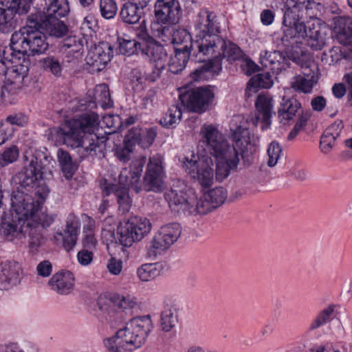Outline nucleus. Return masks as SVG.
Segmentation results:
<instances>
[{"label":"nucleus","instance_id":"obj_34","mask_svg":"<svg viewBox=\"0 0 352 352\" xmlns=\"http://www.w3.org/2000/svg\"><path fill=\"white\" fill-rule=\"evenodd\" d=\"M119 15L123 23L134 25L139 23L140 20L145 15V12L141 10L138 6L128 1L122 5Z\"/></svg>","mask_w":352,"mask_h":352},{"label":"nucleus","instance_id":"obj_35","mask_svg":"<svg viewBox=\"0 0 352 352\" xmlns=\"http://www.w3.org/2000/svg\"><path fill=\"white\" fill-rule=\"evenodd\" d=\"M69 12L67 0H50L47 6L45 12L41 13L43 17L47 19L60 18L66 16Z\"/></svg>","mask_w":352,"mask_h":352},{"label":"nucleus","instance_id":"obj_47","mask_svg":"<svg viewBox=\"0 0 352 352\" xmlns=\"http://www.w3.org/2000/svg\"><path fill=\"white\" fill-rule=\"evenodd\" d=\"M95 98L103 109L113 106L109 87L105 84L98 85L95 90Z\"/></svg>","mask_w":352,"mask_h":352},{"label":"nucleus","instance_id":"obj_61","mask_svg":"<svg viewBox=\"0 0 352 352\" xmlns=\"http://www.w3.org/2000/svg\"><path fill=\"white\" fill-rule=\"evenodd\" d=\"M14 131V127L2 122L0 124V145L9 140L13 135Z\"/></svg>","mask_w":352,"mask_h":352},{"label":"nucleus","instance_id":"obj_16","mask_svg":"<svg viewBox=\"0 0 352 352\" xmlns=\"http://www.w3.org/2000/svg\"><path fill=\"white\" fill-rule=\"evenodd\" d=\"M210 159L204 160H186L184 163L188 174L204 188L210 186L214 180V170Z\"/></svg>","mask_w":352,"mask_h":352},{"label":"nucleus","instance_id":"obj_51","mask_svg":"<svg viewBox=\"0 0 352 352\" xmlns=\"http://www.w3.org/2000/svg\"><path fill=\"white\" fill-rule=\"evenodd\" d=\"M99 7L102 16L107 19L114 18L118 12V6L114 0H100Z\"/></svg>","mask_w":352,"mask_h":352},{"label":"nucleus","instance_id":"obj_55","mask_svg":"<svg viewBox=\"0 0 352 352\" xmlns=\"http://www.w3.org/2000/svg\"><path fill=\"white\" fill-rule=\"evenodd\" d=\"M282 149L280 144L278 142H272L268 146L267 155L269 160L267 165L270 167L274 166L281 154Z\"/></svg>","mask_w":352,"mask_h":352},{"label":"nucleus","instance_id":"obj_33","mask_svg":"<svg viewBox=\"0 0 352 352\" xmlns=\"http://www.w3.org/2000/svg\"><path fill=\"white\" fill-rule=\"evenodd\" d=\"M175 47L185 48L186 52H192V58L198 63H202L203 60H199L193 49L194 41H192L190 34L185 29L175 30L170 41Z\"/></svg>","mask_w":352,"mask_h":352},{"label":"nucleus","instance_id":"obj_19","mask_svg":"<svg viewBox=\"0 0 352 352\" xmlns=\"http://www.w3.org/2000/svg\"><path fill=\"white\" fill-rule=\"evenodd\" d=\"M146 336L147 331H116L115 336L104 340V344L109 349L125 344L138 348L144 342Z\"/></svg>","mask_w":352,"mask_h":352},{"label":"nucleus","instance_id":"obj_64","mask_svg":"<svg viewBox=\"0 0 352 352\" xmlns=\"http://www.w3.org/2000/svg\"><path fill=\"white\" fill-rule=\"evenodd\" d=\"M241 67L243 72L248 76L252 75L258 69V66L256 65L254 62L248 58H243L242 60Z\"/></svg>","mask_w":352,"mask_h":352},{"label":"nucleus","instance_id":"obj_9","mask_svg":"<svg viewBox=\"0 0 352 352\" xmlns=\"http://www.w3.org/2000/svg\"><path fill=\"white\" fill-rule=\"evenodd\" d=\"M213 52L206 53L203 55L202 63H206L201 67L197 68L194 75L200 78L206 72H211L212 73H218L221 69V59L226 58L229 60H239L243 57V53L242 50L236 44L223 38V45L219 50L213 49Z\"/></svg>","mask_w":352,"mask_h":352},{"label":"nucleus","instance_id":"obj_28","mask_svg":"<svg viewBox=\"0 0 352 352\" xmlns=\"http://www.w3.org/2000/svg\"><path fill=\"white\" fill-rule=\"evenodd\" d=\"M51 288L60 294H67L72 292L74 285V277L69 271L55 274L50 280Z\"/></svg>","mask_w":352,"mask_h":352},{"label":"nucleus","instance_id":"obj_12","mask_svg":"<svg viewBox=\"0 0 352 352\" xmlns=\"http://www.w3.org/2000/svg\"><path fill=\"white\" fill-rule=\"evenodd\" d=\"M214 93L210 87H198L179 95L182 106L190 111L201 113L205 111L212 103Z\"/></svg>","mask_w":352,"mask_h":352},{"label":"nucleus","instance_id":"obj_42","mask_svg":"<svg viewBox=\"0 0 352 352\" xmlns=\"http://www.w3.org/2000/svg\"><path fill=\"white\" fill-rule=\"evenodd\" d=\"M29 230V248L32 253H36L45 243V238L39 227H28Z\"/></svg>","mask_w":352,"mask_h":352},{"label":"nucleus","instance_id":"obj_53","mask_svg":"<svg viewBox=\"0 0 352 352\" xmlns=\"http://www.w3.org/2000/svg\"><path fill=\"white\" fill-rule=\"evenodd\" d=\"M19 154V152L16 146L13 145L7 148L1 155L0 166L4 167L13 163L18 159Z\"/></svg>","mask_w":352,"mask_h":352},{"label":"nucleus","instance_id":"obj_56","mask_svg":"<svg viewBox=\"0 0 352 352\" xmlns=\"http://www.w3.org/2000/svg\"><path fill=\"white\" fill-rule=\"evenodd\" d=\"M137 38L140 40V50L144 47V46L148 45L150 42L154 41L155 39L149 35L148 33L147 29L145 26V21L140 24V27L137 29L135 32Z\"/></svg>","mask_w":352,"mask_h":352},{"label":"nucleus","instance_id":"obj_22","mask_svg":"<svg viewBox=\"0 0 352 352\" xmlns=\"http://www.w3.org/2000/svg\"><path fill=\"white\" fill-rule=\"evenodd\" d=\"M100 187L104 195L108 196L113 193L117 199V202L119 205V210L122 211L123 213L128 212L131 206V201L129 195V188L108 183L104 179L100 184Z\"/></svg>","mask_w":352,"mask_h":352},{"label":"nucleus","instance_id":"obj_7","mask_svg":"<svg viewBox=\"0 0 352 352\" xmlns=\"http://www.w3.org/2000/svg\"><path fill=\"white\" fill-rule=\"evenodd\" d=\"M23 192H14L11 195L12 209L9 214L2 217L1 223V233L12 241L14 237L26 232L27 228V212L24 204L25 201L23 197Z\"/></svg>","mask_w":352,"mask_h":352},{"label":"nucleus","instance_id":"obj_40","mask_svg":"<svg viewBox=\"0 0 352 352\" xmlns=\"http://www.w3.org/2000/svg\"><path fill=\"white\" fill-rule=\"evenodd\" d=\"M38 63L45 71L57 77L61 76L63 65L58 58L54 56H47L40 59Z\"/></svg>","mask_w":352,"mask_h":352},{"label":"nucleus","instance_id":"obj_15","mask_svg":"<svg viewBox=\"0 0 352 352\" xmlns=\"http://www.w3.org/2000/svg\"><path fill=\"white\" fill-rule=\"evenodd\" d=\"M16 6L0 5V32L9 33L18 25L19 16L27 14L32 6V0H16Z\"/></svg>","mask_w":352,"mask_h":352},{"label":"nucleus","instance_id":"obj_29","mask_svg":"<svg viewBox=\"0 0 352 352\" xmlns=\"http://www.w3.org/2000/svg\"><path fill=\"white\" fill-rule=\"evenodd\" d=\"M301 104L294 98L283 97L278 110L279 122L287 124L300 111Z\"/></svg>","mask_w":352,"mask_h":352},{"label":"nucleus","instance_id":"obj_45","mask_svg":"<svg viewBox=\"0 0 352 352\" xmlns=\"http://www.w3.org/2000/svg\"><path fill=\"white\" fill-rule=\"evenodd\" d=\"M182 112L179 104L172 105L163 118L160 124L164 126H170L181 120Z\"/></svg>","mask_w":352,"mask_h":352},{"label":"nucleus","instance_id":"obj_23","mask_svg":"<svg viewBox=\"0 0 352 352\" xmlns=\"http://www.w3.org/2000/svg\"><path fill=\"white\" fill-rule=\"evenodd\" d=\"M80 232L79 219L74 214H69L66 220V228L63 232H58L63 241V247L69 252L73 249L76 243L77 236Z\"/></svg>","mask_w":352,"mask_h":352},{"label":"nucleus","instance_id":"obj_5","mask_svg":"<svg viewBox=\"0 0 352 352\" xmlns=\"http://www.w3.org/2000/svg\"><path fill=\"white\" fill-rule=\"evenodd\" d=\"M38 19L30 15L26 25L12 34L10 47L13 52L34 56L47 51L49 44L44 32L37 25Z\"/></svg>","mask_w":352,"mask_h":352},{"label":"nucleus","instance_id":"obj_57","mask_svg":"<svg viewBox=\"0 0 352 352\" xmlns=\"http://www.w3.org/2000/svg\"><path fill=\"white\" fill-rule=\"evenodd\" d=\"M132 153L133 147L129 143H124L123 146H118L116 150L117 158L123 164L126 163L131 160Z\"/></svg>","mask_w":352,"mask_h":352},{"label":"nucleus","instance_id":"obj_27","mask_svg":"<svg viewBox=\"0 0 352 352\" xmlns=\"http://www.w3.org/2000/svg\"><path fill=\"white\" fill-rule=\"evenodd\" d=\"M343 128L344 124L342 121L337 120L325 129L320 138V148L323 153L327 154L330 152Z\"/></svg>","mask_w":352,"mask_h":352},{"label":"nucleus","instance_id":"obj_44","mask_svg":"<svg viewBox=\"0 0 352 352\" xmlns=\"http://www.w3.org/2000/svg\"><path fill=\"white\" fill-rule=\"evenodd\" d=\"M160 269L157 263L142 265L137 270V275L142 281H149L160 275Z\"/></svg>","mask_w":352,"mask_h":352},{"label":"nucleus","instance_id":"obj_41","mask_svg":"<svg viewBox=\"0 0 352 352\" xmlns=\"http://www.w3.org/2000/svg\"><path fill=\"white\" fill-rule=\"evenodd\" d=\"M316 83V81L314 80V76L305 77L300 75L293 79L291 82V87L296 91L309 94Z\"/></svg>","mask_w":352,"mask_h":352},{"label":"nucleus","instance_id":"obj_36","mask_svg":"<svg viewBox=\"0 0 352 352\" xmlns=\"http://www.w3.org/2000/svg\"><path fill=\"white\" fill-rule=\"evenodd\" d=\"M184 49L175 47V54L170 58L169 71L173 74H177L182 72L186 67L190 56L192 57V52Z\"/></svg>","mask_w":352,"mask_h":352},{"label":"nucleus","instance_id":"obj_24","mask_svg":"<svg viewBox=\"0 0 352 352\" xmlns=\"http://www.w3.org/2000/svg\"><path fill=\"white\" fill-rule=\"evenodd\" d=\"M255 107L256 109V122L261 120L262 130L267 129L271 124L273 111L272 98L268 94H259L257 96Z\"/></svg>","mask_w":352,"mask_h":352},{"label":"nucleus","instance_id":"obj_26","mask_svg":"<svg viewBox=\"0 0 352 352\" xmlns=\"http://www.w3.org/2000/svg\"><path fill=\"white\" fill-rule=\"evenodd\" d=\"M334 30L338 41L352 50V18L347 16L333 19Z\"/></svg>","mask_w":352,"mask_h":352},{"label":"nucleus","instance_id":"obj_14","mask_svg":"<svg viewBox=\"0 0 352 352\" xmlns=\"http://www.w3.org/2000/svg\"><path fill=\"white\" fill-rule=\"evenodd\" d=\"M165 172L163 157L160 154L149 157L143 180V188L146 191H161L164 187Z\"/></svg>","mask_w":352,"mask_h":352},{"label":"nucleus","instance_id":"obj_6","mask_svg":"<svg viewBox=\"0 0 352 352\" xmlns=\"http://www.w3.org/2000/svg\"><path fill=\"white\" fill-rule=\"evenodd\" d=\"M43 168L41 160L32 155L28 165L24 166L14 178V182L19 185L15 192L32 195L34 199L40 197L46 199L50 189L43 177Z\"/></svg>","mask_w":352,"mask_h":352},{"label":"nucleus","instance_id":"obj_60","mask_svg":"<svg viewBox=\"0 0 352 352\" xmlns=\"http://www.w3.org/2000/svg\"><path fill=\"white\" fill-rule=\"evenodd\" d=\"M3 123H8L13 127L14 125L23 126L28 123V118L25 116L19 113L8 116Z\"/></svg>","mask_w":352,"mask_h":352},{"label":"nucleus","instance_id":"obj_50","mask_svg":"<svg viewBox=\"0 0 352 352\" xmlns=\"http://www.w3.org/2000/svg\"><path fill=\"white\" fill-rule=\"evenodd\" d=\"M285 56L279 51L265 52L261 54V63L265 67L274 65H281L285 61Z\"/></svg>","mask_w":352,"mask_h":352},{"label":"nucleus","instance_id":"obj_58","mask_svg":"<svg viewBox=\"0 0 352 352\" xmlns=\"http://www.w3.org/2000/svg\"><path fill=\"white\" fill-rule=\"evenodd\" d=\"M94 55L95 54H94V53L89 52L86 57V61L87 65H89L92 68L93 72H99L106 67L107 63L102 60L100 57Z\"/></svg>","mask_w":352,"mask_h":352},{"label":"nucleus","instance_id":"obj_54","mask_svg":"<svg viewBox=\"0 0 352 352\" xmlns=\"http://www.w3.org/2000/svg\"><path fill=\"white\" fill-rule=\"evenodd\" d=\"M156 135L157 131L154 127L142 130L138 144L144 148H148L153 143Z\"/></svg>","mask_w":352,"mask_h":352},{"label":"nucleus","instance_id":"obj_4","mask_svg":"<svg viewBox=\"0 0 352 352\" xmlns=\"http://www.w3.org/2000/svg\"><path fill=\"white\" fill-rule=\"evenodd\" d=\"M195 40L193 49L199 60L203 55L218 50L223 45V38L220 35L221 28L216 13L208 9H201L196 16L194 24Z\"/></svg>","mask_w":352,"mask_h":352},{"label":"nucleus","instance_id":"obj_37","mask_svg":"<svg viewBox=\"0 0 352 352\" xmlns=\"http://www.w3.org/2000/svg\"><path fill=\"white\" fill-rule=\"evenodd\" d=\"M57 157L64 177L67 179H70L77 169L76 165L73 162L72 156L67 151L59 148L57 151Z\"/></svg>","mask_w":352,"mask_h":352},{"label":"nucleus","instance_id":"obj_38","mask_svg":"<svg viewBox=\"0 0 352 352\" xmlns=\"http://www.w3.org/2000/svg\"><path fill=\"white\" fill-rule=\"evenodd\" d=\"M273 80L269 73L258 74L249 80L245 90V95L248 97L251 96L250 91L256 92L258 87L268 89L272 87Z\"/></svg>","mask_w":352,"mask_h":352},{"label":"nucleus","instance_id":"obj_32","mask_svg":"<svg viewBox=\"0 0 352 352\" xmlns=\"http://www.w3.org/2000/svg\"><path fill=\"white\" fill-rule=\"evenodd\" d=\"M60 48L68 58L67 61L71 62L82 55V39L76 36H68L63 41Z\"/></svg>","mask_w":352,"mask_h":352},{"label":"nucleus","instance_id":"obj_1","mask_svg":"<svg viewBox=\"0 0 352 352\" xmlns=\"http://www.w3.org/2000/svg\"><path fill=\"white\" fill-rule=\"evenodd\" d=\"M201 135L208 151L216 159V178L219 181L223 180L228 176L230 170L236 168L239 156L245 158L251 147L250 132L242 126H237L232 133L234 142L232 146L212 124L204 126Z\"/></svg>","mask_w":352,"mask_h":352},{"label":"nucleus","instance_id":"obj_13","mask_svg":"<svg viewBox=\"0 0 352 352\" xmlns=\"http://www.w3.org/2000/svg\"><path fill=\"white\" fill-rule=\"evenodd\" d=\"M181 234L179 224L174 223L162 226L150 242L149 254H160L177 241Z\"/></svg>","mask_w":352,"mask_h":352},{"label":"nucleus","instance_id":"obj_49","mask_svg":"<svg viewBox=\"0 0 352 352\" xmlns=\"http://www.w3.org/2000/svg\"><path fill=\"white\" fill-rule=\"evenodd\" d=\"M110 300L114 306L122 309H133L137 305L135 299L129 295L114 294L111 297Z\"/></svg>","mask_w":352,"mask_h":352},{"label":"nucleus","instance_id":"obj_52","mask_svg":"<svg viewBox=\"0 0 352 352\" xmlns=\"http://www.w3.org/2000/svg\"><path fill=\"white\" fill-rule=\"evenodd\" d=\"M25 77V70L24 66L22 65H12L7 76H6L7 80L10 81L11 84L21 83Z\"/></svg>","mask_w":352,"mask_h":352},{"label":"nucleus","instance_id":"obj_59","mask_svg":"<svg viewBox=\"0 0 352 352\" xmlns=\"http://www.w3.org/2000/svg\"><path fill=\"white\" fill-rule=\"evenodd\" d=\"M157 29V36L163 41H171L173 33L175 30L173 24H164Z\"/></svg>","mask_w":352,"mask_h":352},{"label":"nucleus","instance_id":"obj_2","mask_svg":"<svg viewBox=\"0 0 352 352\" xmlns=\"http://www.w3.org/2000/svg\"><path fill=\"white\" fill-rule=\"evenodd\" d=\"M98 124L99 118L96 113H86L65 129H51L48 138L56 144H66L73 149L78 148L83 157L91 155L102 158L104 157L107 139L96 133Z\"/></svg>","mask_w":352,"mask_h":352},{"label":"nucleus","instance_id":"obj_46","mask_svg":"<svg viewBox=\"0 0 352 352\" xmlns=\"http://www.w3.org/2000/svg\"><path fill=\"white\" fill-rule=\"evenodd\" d=\"M89 52L94 53V56L100 57L102 60L108 63L113 57V50L110 43L102 41L91 47Z\"/></svg>","mask_w":352,"mask_h":352},{"label":"nucleus","instance_id":"obj_20","mask_svg":"<svg viewBox=\"0 0 352 352\" xmlns=\"http://www.w3.org/2000/svg\"><path fill=\"white\" fill-rule=\"evenodd\" d=\"M21 268L19 263L6 261L0 265V289L6 290L19 283Z\"/></svg>","mask_w":352,"mask_h":352},{"label":"nucleus","instance_id":"obj_8","mask_svg":"<svg viewBox=\"0 0 352 352\" xmlns=\"http://www.w3.org/2000/svg\"><path fill=\"white\" fill-rule=\"evenodd\" d=\"M170 210L185 215L197 214V198L194 190L183 181L176 180L164 195Z\"/></svg>","mask_w":352,"mask_h":352},{"label":"nucleus","instance_id":"obj_63","mask_svg":"<svg viewBox=\"0 0 352 352\" xmlns=\"http://www.w3.org/2000/svg\"><path fill=\"white\" fill-rule=\"evenodd\" d=\"M142 130L138 128H133L128 131L125 137L124 143H129L133 147L135 144H138Z\"/></svg>","mask_w":352,"mask_h":352},{"label":"nucleus","instance_id":"obj_30","mask_svg":"<svg viewBox=\"0 0 352 352\" xmlns=\"http://www.w3.org/2000/svg\"><path fill=\"white\" fill-rule=\"evenodd\" d=\"M179 308L171 302H165L160 314V326L162 330L179 327Z\"/></svg>","mask_w":352,"mask_h":352},{"label":"nucleus","instance_id":"obj_21","mask_svg":"<svg viewBox=\"0 0 352 352\" xmlns=\"http://www.w3.org/2000/svg\"><path fill=\"white\" fill-rule=\"evenodd\" d=\"M30 15L31 16L38 18L37 25L44 34H47L50 36L60 38L65 36L68 32V27L63 21L58 19L43 17L40 12Z\"/></svg>","mask_w":352,"mask_h":352},{"label":"nucleus","instance_id":"obj_43","mask_svg":"<svg viewBox=\"0 0 352 352\" xmlns=\"http://www.w3.org/2000/svg\"><path fill=\"white\" fill-rule=\"evenodd\" d=\"M153 327L151 316L146 315L131 318L126 323L125 326L120 329V330H130L134 329L151 330Z\"/></svg>","mask_w":352,"mask_h":352},{"label":"nucleus","instance_id":"obj_3","mask_svg":"<svg viewBox=\"0 0 352 352\" xmlns=\"http://www.w3.org/2000/svg\"><path fill=\"white\" fill-rule=\"evenodd\" d=\"M309 9L305 3H297L287 8L285 11L282 30V43L285 46H292L295 39L307 38V45L312 49L321 50L326 44L327 28L316 19L305 24L303 21ZM296 41L295 43H298Z\"/></svg>","mask_w":352,"mask_h":352},{"label":"nucleus","instance_id":"obj_48","mask_svg":"<svg viewBox=\"0 0 352 352\" xmlns=\"http://www.w3.org/2000/svg\"><path fill=\"white\" fill-rule=\"evenodd\" d=\"M118 50L122 54L131 56L140 51L139 42L135 39H125L118 38Z\"/></svg>","mask_w":352,"mask_h":352},{"label":"nucleus","instance_id":"obj_31","mask_svg":"<svg viewBox=\"0 0 352 352\" xmlns=\"http://www.w3.org/2000/svg\"><path fill=\"white\" fill-rule=\"evenodd\" d=\"M341 307L338 304H329L322 310L313 319L310 324L311 329H316L322 327L331 322L333 318L340 314Z\"/></svg>","mask_w":352,"mask_h":352},{"label":"nucleus","instance_id":"obj_62","mask_svg":"<svg viewBox=\"0 0 352 352\" xmlns=\"http://www.w3.org/2000/svg\"><path fill=\"white\" fill-rule=\"evenodd\" d=\"M92 250L88 249H82L78 252L77 259L78 263L84 266L89 265L93 260Z\"/></svg>","mask_w":352,"mask_h":352},{"label":"nucleus","instance_id":"obj_39","mask_svg":"<svg viewBox=\"0 0 352 352\" xmlns=\"http://www.w3.org/2000/svg\"><path fill=\"white\" fill-rule=\"evenodd\" d=\"M140 177L141 174H138L135 170L131 169L129 172L125 170L120 175L119 184L127 188L131 187L136 192H139L142 189L140 185Z\"/></svg>","mask_w":352,"mask_h":352},{"label":"nucleus","instance_id":"obj_17","mask_svg":"<svg viewBox=\"0 0 352 352\" xmlns=\"http://www.w3.org/2000/svg\"><path fill=\"white\" fill-rule=\"evenodd\" d=\"M155 19L159 23L176 24L181 16V7L177 0H157L154 6Z\"/></svg>","mask_w":352,"mask_h":352},{"label":"nucleus","instance_id":"obj_11","mask_svg":"<svg viewBox=\"0 0 352 352\" xmlns=\"http://www.w3.org/2000/svg\"><path fill=\"white\" fill-rule=\"evenodd\" d=\"M22 197L25 201H22L27 209V228L39 227L41 230L49 227L54 221L56 215L50 214L46 212L41 211L42 206L45 199L41 197L34 199L32 195H24Z\"/></svg>","mask_w":352,"mask_h":352},{"label":"nucleus","instance_id":"obj_25","mask_svg":"<svg viewBox=\"0 0 352 352\" xmlns=\"http://www.w3.org/2000/svg\"><path fill=\"white\" fill-rule=\"evenodd\" d=\"M141 54L155 65H160V68H165L168 60V53L160 42L154 40L140 50Z\"/></svg>","mask_w":352,"mask_h":352},{"label":"nucleus","instance_id":"obj_10","mask_svg":"<svg viewBox=\"0 0 352 352\" xmlns=\"http://www.w3.org/2000/svg\"><path fill=\"white\" fill-rule=\"evenodd\" d=\"M151 230V223L146 218L132 217L120 222L117 229L119 243L124 247H131L141 241Z\"/></svg>","mask_w":352,"mask_h":352},{"label":"nucleus","instance_id":"obj_18","mask_svg":"<svg viewBox=\"0 0 352 352\" xmlns=\"http://www.w3.org/2000/svg\"><path fill=\"white\" fill-rule=\"evenodd\" d=\"M228 196L226 189L217 187L211 189L197 199V214H206L222 205Z\"/></svg>","mask_w":352,"mask_h":352}]
</instances>
